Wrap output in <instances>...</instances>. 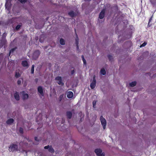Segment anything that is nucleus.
I'll list each match as a JSON object with an SVG mask.
<instances>
[{
    "label": "nucleus",
    "instance_id": "6",
    "mask_svg": "<svg viewBox=\"0 0 156 156\" xmlns=\"http://www.w3.org/2000/svg\"><path fill=\"white\" fill-rule=\"evenodd\" d=\"M55 80H56L58 81L57 82L58 84L63 86L64 85V83L62 82V77L60 76H57L55 78Z\"/></svg>",
    "mask_w": 156,
    "mask_h": 156
},
{
    "label": "nucleus",
    "instance_id": "34",
    "mask_svg": "<svg viewBox=\"0 0 156 156\" xmlns=\"http://www.w3.org/2000/svg\"><path fill=\"white\" fill-rule=\"evenodd\" d=\"M7 35V34L5 33H4L3 34L2 37H5Z\"/></svg>",
    "mask_w": 156,
    "mask_h": 156
},
{
    "label": "nucleus",
    "instance_id": "36",
    "mask_svg": "<svg viewBox=\"0 0 156 156\" xmlns=\"http://www.w3.org/2000/svg\"><path fill=\"white\" fill-rule=\"evenodd\" d=\"M50 147V146L49 145H47V146H45L44 147V148L45 149H48L49 148V147Z\"/></svg>",
    "mask_w": 156,
    "mask_h": 156
},
{
    "label": "nucleus",
    "instance_id": "14",
    "mask_svg": "<svg viewBox=\"0 0 156 156\" xmlns=\"http://www.w3.org/2000/svg\"><path fill=\"white\" fill-rule=\"evenodd\" d=\"M21 64L22 66L24 67L29 66V65L27 61L24 60L22 61V62Z\"/></svg>",
    "mask_w": 156,
    "mask_h": 156
},
{
    "label": "nucleus",
    "instance_id": "9",
    "mask_svg": "<svg viewBox=\"0 0 156 156\" xmlns=\"http://www.w3.org/2000/svg\"><path fill=\"white\" fill-rule=\"evenodd\" d=\"M68 15L71 17H73L76 16L77 15V13L73 11H71L69 12L68 13Z\"/></svg>",
    "mask_w": 156,
    "mask_h": 156
},
{
    "label": "nucleus",
    "instance_id": "37",
    "mask_svg": "<svg viewBox=\"0 0 156 156\" xmlns=\"http://www.w3.org/2000/svg\"><path fill=\"white\" fill-rule=\"evenodd\" d=\"M34 139H35V140H36V141H39V140L38 139L37 137V136H35V137Z\"/></svg>",
    "mask_w": 156,
    "mask_h": 156
},
{
    "label": "nucleus",
    "instance_id": "32",
    "mask_svg": "<svg viewBox=\"0 0 156 156\" xmlns=\"http://www.w3.org/2000/svg\"><path fill=\"white\" fill-rule=\"evenodd\" d=\"M63 94H62V95H61L59 97V101H60L62 100V98H63Z\"/></svg>",
    "mask_w": 156,
    "mask_h": 156
},
{
    "label": "nucleus",
    "instance_id": "24",
    "mask_svg": "<svg viewBox=\"0 0 156 156\" xmlns=\"http://www.w3.org/2000/svg\"><path fill=\"white\" fill-rule=\"evenodd\" d=\"M100 73L103 75H105L106 74L105 70L104 69H101Z\"/></svg>",
    "mask_w": 156,
    "mask_h": 156
},
{
    "label": "nucleus",
    "instance_id": "26",
    "mask_svg": "<svg viewBox=\"0 0 156 156\" xmlns=\"http://www.w3.org/2000/svg\"><path fill=\"white\" fill-rule=\"evenodd\" d=\"M20 24H21V25L19 24V25H17L16 26V30H18L22 26V23H20Z\"/></svg>",
    "mask_w": 156,
    "mask_h": 156
},
{
    "label": "nucleus",
    "instance_id": "1",
    "mask_svg": "<svg viewBox=\"0 0 156 156\" xmlns=\"http://www.w3.org/2000/svg\"><path fill=\"white\" fill-rule=\"evenodd\" d=\"M9 150L10 152H13L18 151V146L17 144H12L9 147Z\"/></svg>",
    "mask_w": 156,
    "mask_h": 156
},
{
    "label": "nucleus",
    "instance_id": "13",
    "mask_svg": "<svg viewBox=\"0 0 156 156\" xmlns=\"http://www.w3.org/2000/svg\"><path fill=\"white\" fill-rule=\"evenodd\" d=\"M66 115L67 119H70L72 118V113L70 111H67L66 112Z\"/></svg>",
    "mask_w": 156,
    "mask_h": 156
},
{
    "label": "nucleus",
    "instance_id": "20",
    "mask_svg": "<svg viewBox=\"0 0 156 156\" xmlns=\"http://www.w3.org/2000/svg\"><path fill=\"white\" fill-rule=\"evenodd\" d=\"M48 151L49 152L51 153H53L54 152V150L51 146H50V147L48 148Z\"/></svg>",
    "mask_w": 156,
    "mask_h": 156
},
{
    "label": "nucleus",
    "instance_id": "28",
    "mask_svg": "<svg viewBox=\"0 0 156 156\" xmlns=\"http://www.w3.org/2000/svg\"><path fill=\"white\" fill-rule=\"evenodd\" d=\"M34 65H32L31 69V73L32 74H33L34 72Z\"/></svg>",
    "mask_w": 156,
    "mask_h": 156
},
{
    "label": "nucleus",
    "instance_id": "15",
    "mask_svg": "<svg viewBox=\"0 0 156 156\" xmlns=\"http://www.w3.org/2000/svg\"><path fill=\"white\" fill-rule=\"evenodd\" d=\"M73 93L72 91H69L67 93V97L69 98H72L73 96Z\"/></svg>",
    "mask_w": 156,
    "mask_h": 156
},
{
    "label": "nucleus",
    "instance_id": "2",
    "mask_svg": "<svg viewBox=\"0 0 156 156\" xmlns=\"http://www.w3.org/2000/svg\"><path fill=\"white\" fill-rule=\"evenodd\" d=\"M100 120L101 124L103 126V129H105L106 127V122L105 119L102 116H101L100 117Z\"/></svg>",
    "mask_w": 156,
    "mask_h": 156
},
{
    "label": "nucleus",
    "instance_id": "11",
    "mask_svg": "<svg viewBox=\"0 0 156 156\" xmlns=\"http://www.w3.org/2000/svg\"><path fill=\"white\" fill-rule=\"evenodd\" d=\"M38 91V92L42 96H44V93L43 91V89L42 87L39 86L37 88Z\"/></svg>",
    "mask_w": 156,
    "mask_h": 156
},
{
    "label": "nucleus",
    "instance_id": "40",
    "mask_svg": "<svg viewBox=\"0 0 156 156\" xmlns=\"http://www.w3.org/2000/svg\"><path fill=\"white\" fill-rule=\"evenodd\" d=\"M81 57H82V60L84 58V57L83 55H82Z\"/></svg>",
    "mask_w": 156,
    "mask_h": 156
},
{
    "label": "nucleus",
    "instance_id": "25",
    "mask_svg": "<svg viewBox=\"0 0 156 156\" xmlns=\"http://www.w3.org/2000/svg\"><path fill=\"white\" fill-rule=\"evenodd\" d=\"M20 76V73L18 72H16L15 73V77L16 78H18Z\"/></svg>",
    "mask_w": 156,
    "mask_h": 156
},
{
    "label": "nucleus",
    "instance_id": "41",
    "mask_svg": "<svg viewBox=\"0 0 156 156\" xmlns=\"http://www.w3.org/2000/svg\"><path fill=\"white\" fill-rule=\"evenodd\" d=\"M151 18H150V19L149 20V23L151 21Z\"/></svg>",
    "mask_w": 156,
    "mask_h": 156
},
{
    "label": "nucleus",
    "instance_id": "30",
    "mask_svg": "<svg viewBox=\"0 0 156 156\" xmlns=\"http://www.w3.org/2000/svg\"><path fill=\"white\" fill-rule=\"evenodd\" d=\"M20 1L21 3H25L27 2V0H18Z\"/></svg>",
    "mask_w": 156,
    "mask_h": 156
},
{
    "label": "nucleus",
    "instance_id": "18",
    "mask_svg": "<svg viewBox=\"0 0 156 156\" xmlns=\"http://www.w3.org/2000/svg\"><path fill=\"white\" fill-rule=\"evenodd\" d=\"M5 40H2L0 42V48H2L5 44Z\"/></svg>",
    "mask_w": 156,
    "mask_h": 156
},
{
    "label": "nucleus",
    "instance_id": "8",
    "mask_svg": "<svg viewBox=\"0 0 156 156\" xmlns=\"http://www.w3.org/2000/svg\"><path fill=\"white\" fill-rule=\"evenodd\" d=\"M75 34L76 35V37L75 39V41H76V48L77 49L79 48V46H78V44H79V38L78 36L76 33V29H75Z\"/></svg>",
    "mask_w": 156,
    "mask_h": 156
},
{
    "label": "nucleus",
    "instance_id": "29",
    "mask_svg": "<svg viewBox=\"0 0 156 156\" xmlns=\"http://www.w3.org/2000/svg\"><path fill=\"white\" fill-rule=\"evenodd\" d=\"M19 132L21 134H23V129L21 127H20L19 128Z\"/></svg>",
    "mask_w": 156,
    "mask_h": 156
},
{
    "label": "nucleus",
    "instance_id": "4",
    "mask_svg": "<svg viewBox=\"0 0 156 156\" xmlns=\"http://www.w3.org/2000/svg\"><path fill=\"white\" fill-rule=\"evenodd\" d=\"M95 152L97 156H104L105 154L102 153V151L100 149H96L95 150Z\"/></svg>",
    "mask_w": 156,
    "mask_h": 156
},
{
    "label": "nucleus",
    "instance_id": "23",
    "mask_svg": "<svg viewBox=\"0 0 156 156\" xmlns=\"http://www.w3.org/2000/svg\"><path fill=\"white\" fill-rule=\"evenodd\" d=\"M23 79L22 78H20L19 79L17 82V83L18 85L20 84L21 81H23Z\"/></svg>",
    "mask_w": 156,
    "mask_h": 156
},
{
    "label": "nucleus",
    "instance_id": "31",
    "mask_svg": "<svg viewBox=\"0 0 156 156\" xmlns=\"http://www.w3.org/2000/svg\"><path fill=\"white\" fill-rule=\"evenodd\" d=\"M147 44V42H144L142 44H141L140 46V47H143L145 46Z\"/></svg>",
    "mask_w": 156,
    "mask_h": 156
},
{
    "label": "nucleus",
    "instance_id": "19",
    "mask_svg": "<svg viewBox=\"0 0 156 156\" xmlns=\"http://www.w3.org/2000/svg\"><path fill=\"white\" fill-rule=\"evenodd\" d=\"M136 81L132 82L129 83V86L131 87H133L136 85Z\"/></svg>",
    "mask_w": 156,
    "mask_h": 156
},
{
    "label": "nucleus",
    "instance_id": "5",
    "mask_svg": "<svg viewBox=\"0 0 156 156\" xmlns=\"http://www.w3.org/2000/svg\"><path fill=\"white\" fill-rule=\"evenodd\" d=\"M96 80L95 76H94L93 78V80L90 84V87L91 89H94L96 85Z\"/></svg>",
    "mask_w": 156,
    "mask_h": 156
},
{
    "label": "nucleus",
    "instance_id": "42",
    "mask_svg": "<svg viewBox=\"0 0 156 156\" xmlns=\"http://www.w3.org/2000/svg\"><path fill=\"white\" fill-rule=\"evenodd\" d=\"M85 1H90L91 0H84Z\"/></svg>",
    "mask_w": 156,
    "mask_h": 156
},
{
    "label": "nucleus",
    "instance_id": "3",
    "mask_svg": "<svg viewBox=\"0 0 156 156\" xmlns=\"http://www.w3.org/2000/svg\"><path fill=\"white\" fill-rule=\"evenodd\" d=\"M40 54V51L39 50L35 51L33 55V58L34 60H36L39 57Z\"/></svg>",
    "mask_w": 156,
    "mask_h": 156
},
{
    "label": "nucleus",
    "instance_id": "16",
    "mask_svg": "<svg viewBox=\"0 0 156 156\" xmlns=\"http://www.w3.org/2000/svg\"><path fill=\"white\" fill-rule=\"evenodd\" d=\"M14 119L12 118H11L8 119L6 122L7 124L9 125H11L14 122Z\"/></svg>",
    "mask_w": 156,
    "mask_h": 156
},
{
    "label": "nucleus",
    "instance_id": "21",
    "mask_svg": "<svg viewBox=\"0 0 156 156\" xmlns=\"http://www.w3.org/2000/svg\"><path fill=\"white\" fill-rule=\"evenodd\" d=\"M60 43L62 45H64L65 44V40L62 38H61L60 40Z\"/></svg>",
    "mask_w": 156,
    "mask_h": 156
},
{
    "label": "nucleus",
    "instance_id": "17",
    "mask_svg": "<svg viewBox=\"0 0 156 156\" xmlns=\"http://www.w3.org/2000/svg\"><path fill=\"white\" fill-rule=\"evenodd\" d=\"M14 96L15 99L17 101H19L20 100V97L19 93L16 92L14 94Z\"/></svg>",
    "mask_w": 156,
    "mask_h": 156
},
{
    "label": "nucleus",
    "instance_id": "7",
    "mask_svg": "<svg viewBox=\"0 0 156 156\" xmlns=\"http://www.w3.org/2000/svg\"><path fill=\"white\" fill-rule=\"evenodd\" d=\"M105 12V9H103L100 12L99 16V18L100 19H102L104 17Z\"/></svg>",
    "mask_w": 156,
    "mask_h": 156
},
{
    "label": "nucleus",
    "instance_id": "12",
    "mask_svg": "<svg viewBox=\"0 0 156 156\" xmlns=\"http://www.w3.org/2000/svg\"><path fill=\"white\" fill-rule=\"evenodd\" d=\"M22 94L23 95L22 99L23 100H24L28 98V95L27 94H25L24 91L22 92Z\"/></svg>",
    "mask_w": 156,
    "mask_h": 156
},
{
    "label": "nucleus",
    "instance_id": "38",
    "mask_svg": "<svg viewBox=\"0 0 156 156\" xmlns=\"http://www.w3.org/2000/svg\"><path fill=\"white\" fill-rule=\"evenodd\" d=\"M75 72L74 70H73L71 71V74L72 75H73Z\"/></svg>",
    "mask_w": 156,
    "mask_h": 156
},
{
    "label": "nucleus",
    "instance_id": "10",
    "mask_svg": "<svg viewBox=\"0 0 156 156\" xmlns=\"http://www.w3.org/2000/svg\"><path fill=\"white\" fill-rule=\"evenodd\" d=\"M5 8L8 10H9L11 9V4L10 2H6L5 5Z\"/></svg>",
    "mask_w": 156,
    "mask_h": 156
},
{
    "label": "nucleus",
    "instance_id": "35",
    "mask_svg": "<svg viewBox=\"0 0 156 156\" xmlns=\"http://www.w3.org/2000/svg\"><path fill=\"white\" fill-rule=\"evenodd\" d=\"M82 60L83 61L84 64L86 65V60L85 59V58H83V59Z\"/></svg>",
    "mask_w": 156,
    "mask_h": 156
},
{
    "label": "nucleus",
    "instance_id": "39",
    "mask_svg": "<svg viewBox=\"0 0 156 156\" xmlns=\"http://www.w3.org/2000/svg\"><path fill=\"white\" fill-rule=\"evenodd\" d=\"M39 40V41L41 43H42L43 42V40H41V38H40Z\"/></svg>",
    "mask_w": 156,
    "mask_h": 156
},
{
    "label": "nucleus",
    "instance_id": "27",
    "mask_svg": "<svg viewBox=\"0 0 156 156\" xmlns=\"http://www.w3.org/2000/svg\"><path fill=\"white\" fill-rule=\"evenodd\" d=\"M107 56L110 61H111L113 60V57L111 55H108Z\"/></svg>",
    "mask_w": 156,
    "mask_h": 156
},
{
    "label": "nucleus",
    "instance_id": "33",
    "mask_svg": "<svg viewBox=\"0 0 156 156\" xmlns=\"http://www.w3.org/2000/svg\"><path fill=\"white\" fill-rule=\"evenodd\" d=\"M96 101H94L93 102V107L94 108H95V105H96Z\"/></svg>",
    "mask_w": 156,
    "mask_h": 156
},
{
    "label": "nucleus",
    "instance_id": "22",
    "mask_svg": "<svg viewBox=\"0 0 156 156\" xmlns=\"http://www.w3.org/2000/svg\"><path fill=\"white\" fill-rule=\"evenodd\" d=\"M16 49H17V47H16L11 49V50L9 51V56H10L11 53H13Z\"/></svg>",
    "mask_w": 156,
    "mask_h": 156
}]
</instances>
